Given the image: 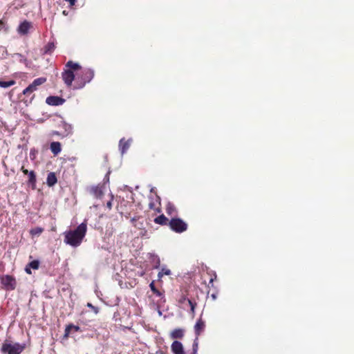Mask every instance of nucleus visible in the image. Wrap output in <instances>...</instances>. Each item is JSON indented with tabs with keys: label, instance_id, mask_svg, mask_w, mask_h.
I'll list each match as a JSON object with an SVG mask.
<instances>
[{
	"label": "nucleus",
	"instance_id": "nucleus-5",
	"mask_svg": "<svg viewBox=\"0 0 354 354\" xmlns=\"http://www.w3.org/2000/svg\"><path fill=\"white\" fill-rule=\"evenodd\" d=\"M0 281L6 290H13L16 288L17 281L12 275L6 274L1 276Z\"/></svg>",
	"mask_w": 354,
	"mask_h": 354
},
{
	"label": "nucleus",
	"instance_id": "nucleus-25",
	"mask_svg": "<svg viewBox=\"0 0 354 354\" xmlns=\"http://www.w3.org/2000/svg\"><path fill=\"white\" fill-rule=\"evenodd\" d=\"M198 337H196L192 344V352L191 354H198Z\"/></svg>",
	"mask_w": 354,
	"mask_h": 354
},
{
	"label": "nucleus",
	"instance_id": "nucleus-20",
	"mask_svg": "<svg viewBox=\"0 0 354 354\" xmlns=\"http://www.w3.org/2000/svg\"><path fill=\"white\" fill-rule=\"evenodd\" d=\"M65 67L68 68L67 69H70L71 71H73V73L75 71H81L82 69L81 66L79 64L74 63L72 61H68L66 64Z\"/></svg>",
	"mask_w": 354,
	"mask_h": 354
},
{
	"label": "nucleus",
	"instance_id": "nucleus-41",
	"mask_svg": "<svg viewBox=\"0 0 354 354\" xmlns=\"http://www.w3.org/2000/svg\"><path fill=\"white\" fill-rule=\"evenodd\" d=\"M211 297L212 298L213 300H216L217 298V293L216 292L212 293L211 295Z\"/></svg>",
	"mask_w": 354,
	"mask_h": 354
},
{
	"label": "nucleus",
	"instance_id": "nucleus-21",
	"mask_svg": "<svg viewBox=\"0 0 354 354\" xmlns=\"http://www.w3.org/2000/svg\"><path fill=\"white\" fill-rule=\"evenodd\" d=\"M44 231V229L41 227H36L34 228L30 229V234L33 238L35 236H39Z\"/></svg>",
	"mask_w": 354,
	"mask_h": 354
},
{
	"label": "nucleus",
	"instance_id": "nucleus-3",
	"mask_svg": "<svg viewBox=\"0 0 354 354\" xmlns=\"http://www.w3.org/2000/svg\"><path fill=\"white\" fill-rule=\"evenodd\" d=\"M26 348L25 344L12 343L5 340L2 344L1 352L2 354H21Z\"/></svg>",
	"mask_w": 354,
	"mask_h": 354
},
{
	"label": "nucleus",
	"instance_id": "nucleus-18",
	"mask_svg": "<svg viewBox=\"0 0 354 354\" xmlns=\"http://www.w3.org/2000/svg\"><path fill=\"white\" fill-rule=\"evenodd\" d=\"M154 223L160 225H169V219L164 215L161 214L153 220Z\"/></svg>",
	"mask_w": 354,
	"mask_h": 354
},
{
	"label": "nucleus",
	"instance_id": "nucleus-22",
	"mask_svg": "<svg viewBox=\"0 0 354 354\" xmlns=\"http://www.w3.org/2000/svg\"><path fill=\"white\" fill-rule=\"evenodd\" d=\"M15 83L16 82L14 80H10L8 81H3L0 80V87L6 88L15 85Z\"/></svg>",
	"mask_w": 354,
	"mask_h": 354
},
{
	"label": "nucleus",
	"instance_id": "nucleus-11",
	"mask_svg": "<svg viewBox=\"0 0 354 354\" xmlns=\"http://www.w3.org/2000/svg\"><path fill=\"white\" fill-rule=\"evenodd\" d=\"M46 102L51 106H59L64 104L65 100L58 96H49L46 98Z\"/></svg>",
	"mask_w": 354,
	"mask_h": 354
},
{
	"label": "nucleus",
	"instance_id": "nucleus-32",
	"mask_svg": "<svg viewBox=\"0 0 354 354\" xmlns=\"http://www.w3.org/2000/svg\"><path fill=\"white\" fill-rule=\"evenodd\" d=\"M4 29L5 31L8 30V28L6 27V22L4 21V19H1L0 20V30Z\"/></svg>",
	"mask_w": 354,
	"mask_h": 354
},
{
	"label": "nucleus",
	"instance_id": "nucleus-10",
	"mask_svg": "<svg viewBox=\"0 0 354 354\" xmlns=\"http://www.w3.org/2000/svg\"><path fill=\"white\" fill-rule=\"evenodd\" d=\"M173 354H185L183 344L177 340L173 342L171 345Z\"/></svg>",
	"mask_w": 354,
	"mask_h": 354
},
{
	"label": "nucleus",
	"instance_id": "nucleus-29",
	"mask_svg": "<svg viewBox=\"0 0 354 354\" xmlns=\"http://www.w3.org/2000/svg\"><path fill=\"white\" fill-rule=\"evenodd\" d=\"M28 266L34 270H37L39 267V261L38 260H33L28 263Z\"/></svg>",
	"mask_w": 354,
	"mask_h": 354
},
{
	"label": "nucleus",
	"instance_id": "nucleus-16",
	"mask_svg": "<svg viewBox=\"0 0 354 354\" xmlns=\"http://www.w3.org/2000/svg\"><path fill=\"white\" fill-rule=\"evenodd\" d=\"M50 149L54 156L58 155L62 151L61 144L59 142H53L50 143Z\"/></svg>",
	"mask_w": 354,
	"mask_h": 354
},
{
	"label": "nucleus",
	"instance_id": "nucleus-7",
	"mask_svg": "<svg viewBox=\"0 0 354 354\" xmlns=\"http://www.w3.org/2000/svg\"><path fill=\"white\" fill-rule=\"evenodd\" d=\"M21 171L25 174L28 175V185L31 187L32 189H36V184H37V177L36 174L34 171H28V169H25L24 166L21 167Z\"/></svg>",
	"mask_w": 354,
	"mask_h": 354
},
{
	"label": "nucleus",
	"instance_id": "nucleus-23",
	"mask_svg": "<svg viewBox=\"0 0 354 354\" xmlns=\"http://www.w3.org/2000/svg\"><path fill=\"white\" fill-rule=\"evenodd\" d=\"M46 78H45V77H39V78H37V79L34 80V81L32 82L31 84L33 85V86L37 89V87L38 86L41 85L42 84L46 82Z\"/></svg>",
	"mask_w": 354,
	"mask_h": 354
},
{
	"label": "nucleus",
	"instance_id": "nucleus-30",
	"mask_svg": "<svg viewBox=\"0 0 354 354\" xmlns=\"http://www.w3.org/2000/svg\"><path fill=\"white\" fill-rule=\"evenodd\" d=\"M72 330V326H71V324H68L66 326L64 331V337H68L71 333V331Z\"/></svg>",
	"mask_w": 354,
	"mask_h": 354
},
{
	"label": "nucleus",
	"instance_id": "nucleus-26",
	"mask_svg": "<svg viewBox=\"0 0 354 354\" xmlns=\"http://www.w3.org/2000/svg\"><path fill=\"white\" fill-rule=\"evenodd\" d=\"M170 274H171V270L168 268H163L158 272V277L159 279H160L164 275H170Z\"/></svg>",
	"mask_w": 354,
	"mask_h": 354
},
{
	"label": "nucleus",
	"instance_id": "nucleus-13",
	"mask_svg": "<svg viewBox=\"0 0 354 354\" xmlns=\"http://www.w3.org/2000/svg\"><path fill=\"white\" fill-rule=\"evenodd\" d=\"M131 142V139L125 140L124 138L120 139L119 142V149L122 154L126 153V151L129 149Z\"/></svg>",
	"mask_w": 354,
	"mask_h": 354
},
{
	"label": "nucleus",
	"instance_id": "nucleus-35",
	"mask_svg": "<svg viewBox=\"0 0 354 354\" xmlns=\"http://www.w3.org/2000/svg\"><path fill=\"white\" fill-rule=\"evenodd\" d=\"M155 259H156V261H155V265L153 266V268L158 269L160 267V259L157 256L155 257Z\"/></svg>",
	"mask_w": 354,
	"mask_h": 354
},
{
	"label": "nucleus",
	"instance_id": "nucleus-40",
	"mask_svg": "<svg viewBox=\"0 0 354 354\" xmlns=\"http://www.w3.org/2000/svg\"><path fill=\"white\" fill-rule=\"evenodd\" d=\"M65 1L69 2L71 6H74L76 2V0H65Z\"/></svg>",
	"mask_w": 354,
	"mask_h": 354
},
{
	"label": "nucleus",
	"instance_id": "nucleus-31",
	"mask_svg": "<svg viewBox=\"0 0 354 354\" xmlns=\"http://www.w3.org/2000/svg\"><path fill=\"white\" fill-rule=\"evenodd\" d=\"M216 279V275L215 274H214L211 278L209 279V285H208V287H214V281Z\"/></svg>",
	"mask_w": 354,
	"mask_h": 354
},
{
	"label": "nucleus",
	"instance_id": "nucleus-27",
	"mask_svg": "<svg viewBox=\"0 0 354 354\" xmlns=\"http://www.w3.org/2000/svg\"><path fill=\"white\" fill-rule=\"evenodd\" d=\"M37 89L33 86V85H32L31 84L28 86L26 87L24 91H23V93L24 95H29V94H31L32 92H34L35 91H36Z\"/></svg>",
	"mask_w": 354,
	"mask_h": 354
},
{
	"label": "nucleus",
	"instance_id": "nucleus-8",
	"mask_svg": "<svg viewBox=\"0 0 354 354\" xmlns=\"http://www.w3.org/2000/svg\"><path fill=\"white\" fill-rule=\"evenodd\" d=\"M149 208L150 209L154 210L157 213L161 212V208H160V198L156 195L155 198L153 197H149Z\"/></svg>",
	"mask_w": 354,
	"mask_h": 354
},
{
	"label": "nucleus",
	"instance_id": "nucleus-34",
	"mask_svg": "<svg viewBox=\"0 0 354 354\" xmlns=\"http://www.w3.org/2000/svg\"><path fill=\"white\" fill-rule=\"evenodd\" d=\"M113 199V196L111 195V199L106 203V207L111 210L112 209V201Z\"/></svg>",
	"mask_w": 354,
	"mask_h": 354
},
{
	"label": "nucleus",
	"instance_id": "nucleus-15",
	"mask_svg": "<svg viewBox=\"0 0 354 354\" xmlns=\"http://www.w3.org/2000/svg\"><path fill=\"white\" fill-rule=\"evenodd\" d=\"M205 327V322L203 321L201 319H199L195 326H194V330L196 333V337H199L201 333L204 330Z\"/></svg>",
	"mask_w": 354,
	"mask_h": 354
},
{
	"label": "nucleus",
	"instance_id": "nucleus-17",
	"mask_svg": "<svg viewBox=\"0 0 354 354\" xmlns=\"http://www.w3.org/2000/svg\"><path fill=\"white\" fill-rule=\"evenodd\" d=\"M165 209L168 216H173L177 215L178 212L176 207L170 202L167 204Z\"/></svg>",
	"mask_w": 354,
	"mask_h": 354
},
{
	"label": "nucleus",
	"instance_id": "nucleus-38",
	"mask_svg": "<svg viewBox=\"0 0 354 354\" xmlns=\"http://www.w3.org/2000/svg\"><path fill=\"white\" fill-rule=\"evenodd\" d=\"M71 326H72V330H73L75 332H78L80 330V328L78 326H75L73 324H71Z\"/></svg>",
	"mask_w": 354,
	"mask_h": 354
},
{
	"label": "nucleus",
	"instance_id": "nucleus-12",
	"mask_svg": "<svg viewBox=\"0 0 354 354\" xmlns=\"http://www.w3.org/2000/svg\"><path fill=\"white\" fill-rule=\"evenodd\" d=\"M32 23L28 21H24L20 24L18 28V32L19 34L25 35L28 34L29 30L32 28Z\"/></svg>",
	"mask_w": 354,
	"mask_h": 354
},
{
	"label": "nucleus",
	"instance_id": "nucleus-6",
	"mask_svg": "<svg viewBox=\"0 0 354 354\" xmlns=\"http://www.w3.org/2000/svg\"><path fill=\"white\" fill-rule=\"evenodd\" d=\"M75 76L76 75L74 74L73 71L70 69H64L62 73V79L68 87L72 86L73 81L75 82L74 84H75Z\"/></svg>",
	"mask_w": 354,
	"mask_h": 354
},
{
	"label": "nucleus",
	"instance_id": "nucleus-28",
	"mask_svg": "<svg viewBox=\"0 0 354 354\" xmlns=\"http://www.w3.org/2000/svg\"><path fill=\"white\" fill-rule=\"evenodd\" d=\"M187 305L190 307V310H191L192 314L194 315L196 303L195 301H193L191 299H189V300H187Z\"/></svg>",
	"mask_w": 354,
	"mask_h": 354
},
{
	"label": "nucleus",
	"instance_id": "nucleus-2",
	"mask_svg": "<svg viewBox=\"0 0 354 354\" xmlns=\"http://www.w3.org/2000/svg\"><path fill=\"white\" fill-rule=\"evenodd\" d=\"M80 71V74H76L75 84L73 85L74 89L83 88L94 77V71L90 68L82 69Z\"/></svg>",
	"mask_w": 354,
	"mask_h": 354
},
{
	"label": "nucleus",
	"instance_id": "nucleus-37",
	"mask_svg": "<svg viewBox=\"0 0 354 354\" xmlns=\"http://www.w3.org/2000/svg\"><path fill=\"white\" fill-rule=\"evenodd\" d=\"M139 217H133L131 219V223L134 227H137L136 221Z\"/></svg>",
	"mask_w": 354,
	"mask_h": 354
},
{
	"label": "nucleus",
	"instance_id": "nucleus-4",
	"mask_svg": "<svg viewBox=\"0 0 354 354\" xmlns=\"http://www.w3.org/2000/svg\"><path fill=\"white\" fill-rule=\"evenodd\" d=\"M168 226L176 233H182L187 230V224L183 219L177 217H172Z\"/></svg>",
	"mask_w": 354,
	"mask_h": 354
},
{
	"label": "nucleus",
	"instance_id": "nucleus-1",
	"mask_svg": "<svg viewBox=\"0 0 354 354\" xmlns=\"http://www.w3.org/2000/svg\"><path fill=\"white\" fill-rule=\"evenodd\" d=\"M87 225L86 222L80 224L75 230H68L64 232L65 243L72 246L78 247L82 243L86 236Z\"/></svg>",
	"mask_w": 354,
	"mask_h": 354
},
{
	"label": "nucleus",
	"instance_id": "nucleus-39",
	"mask_svg": "<svg viewBox=\"0 0 354 354\" xmlns=\"http://www.w3.org/2000/svg\"><path fill=\"white\" fill-rule=\"evenodd\" d=\"M31 268L28 266V264L25 268V271L27 274H30L31 272Z\"/></svg>",
	"mask_w": 354,
	"mask_h": 354
},
{
	"label": "nucleus",
	"instance_id": "nucleus-42",
	"mask_svg": "<svg viewBox=\"0 0 354 354\" xmlns=\"http://www.w3.org/2000/svg\"><path fill=\"white\" fill-rule=\"evenodd\" d=\"M53 134L59 135V133L57 131H54V132H53Z\"/></svg>",
	"mask_w": 354,
	"mask_h": 354
},
{
	"label": "nucleus",
	"instance_id": "nucleus-36",
	"mask_svg": "<svg viewBox=\"0 0 354 354\" xmlns=\"http://www.w3.org/2000/svg\"><path fill=\"white\" fill-rule=\"evenodd\" d=\"M87 306L91 308L95 313H98V308L93 306L91 303H88Z\"/></svg>",
	"mask_w": 354,
	"mask_h": 354
},
{
	"label": "nucleus",
	"instance_id": "nucleus-9",
	"mask_svg": "<svg viewBox=\"0 0 354 354\" xmlns=\"http://www.w3.org/2000/svg\"><path fill=\"white\" fill-rule=\"evenodd\" d=\"M89 192L95 198H101L104 195L103 186L101 185L92 186L89 188Z\"/></svg>",
	"mask_w": 354,
	"mask_h": 354
},
{
	"label": "nucleus",
	"instance_id": "nucleus-19",
	"mask_svg": "<svg viewBox=\"0 0 354 354\" xmlns=\"http://www.w3.org/2000/svg\"><path fill=\"white\" fill-rule=\"evenodd\" d=\"M57 182V178L54 172H50L48 174L47 179H46V183L48 186L53 187L54 186Z\"/></svg>",
	"mask_w": 354,
	"mask_h": 354
},
{
	"label": "nucleus",
	"instance_id": "nucleus-24",
	"mask_svg": "<svg viewBox=\"0 0 354 354\" xmlns=\"http://www.w3.org/2000/svg\"><path fill=\"white\" fill-rule=\"evenodd\" d=\"M149 287L153 294H155L156 296L161 297L162 295V292L156 288L154 281L151 282Z\"/></svg>",
	"mask_w": 354,
	"mask_h": 354
},
{
	"label": "nucleus",
	"instance_id": "nucleus-14",
	"mask_svg": "<svg viewBox=\"0 0 354 354\" xmlns=\"http://www.w3.org/2000/svg\"><path fill=\"white\" fill-rule=\"evenodd\" d=\"M185 330L183 328H175L170 333V337L172 339H183L185 336Z\"/></svg>",
	"mask_w": 354,
	"mask_h": 354
},
{
	"label": "nucleus",
	"instance_id": "nucleus-33",
	"mask_svg": "<svg viewBox=\"0 0 354 354\" xmlns=\"http://www.w3.org/2000/svg\"><path fill=\"white\" fill-rule=\"evenodd\" d=\"M187 300H189V299H187L183 296L179 299V303L182 305L186 306L187 304Z\"/></svg>",
	"mask_w": 354,
	"mask_h": 354
}]
</instances>
